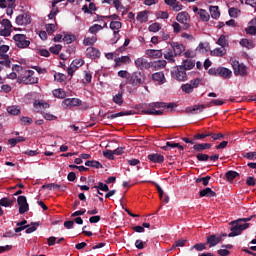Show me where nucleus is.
Segmentation results:
<instances>
[{"instance_id": "1", "label": "nucleus", "mask_w": 256, "mask_h": 256, "mask_svg": "<svg viewBox=\"0 0 256 256\" xmlns=\"http://www.w3.org/2000/svg\"><path fill=\"white\" fill-rule=\"evenodd\" d=\"M145 73L136 71L133 72L130 76H128V83L129 85H132V87H141L143 83H145Z\"/></svg>"}, {"instance_id": "2", "label": "nucleus", "mask_w": 256, "mask_h": 256, "mask_svg": "<svg viewBox=\"0 0 256 256\" xmlns=\"http://www.w3.org/2000/svg\"><path fill=\"white\" fill-rule=\"evenodd\" d=\"M171 77L176 81H187V72L183 66H176L171 70Z\"/></svg>"}, {"instance_id": "3", "label": "nucleus", "mask_w": 256, "mask_h": 256, "mask_svg": "<svg viewBox=\"0 0 256 256\" xmlns=\"http://www.w3.org/2000/svg\"><path fill=\"white\" fill-rule=\"evenodd\" d=\"M34 75L35 71L25 70L24 75L21 78V82L24 83V85H35L39 83V78Z\"/></svg>"}, {"instance_id": "4", "label": "nucleus", "mask_w": 256, "mask_h": 256, "mask_svg": "<svg viewBox=\"0 0 256 256\" xmlns=\"http://www.w3.org/2000/svg\"><path fill=\"white\" fill-rule=\"evenodd\" d=\"M176 21L183 25V31H187L191 25L189 24L191 21V16L187 11L179 12L176 16Z\"/></svg>"}, {"instance_id": "5", "label": "nucleus", "mask_w": 256, "mask_h": 256, "mask_svg": "<svg viewBox=\"0 0 256 256\" xmlns=\"http://www.w3.org/2000/svg\"><path fill=\"white\" fill-rule=\"evenodd\" d=\"M175 108V103L170 102H151L148 104H145L144 109H173Z\"/></svg>"}, {"instance_id": "6", "label": "nucleus", "mask_w": 256, "mask_h": 256, "mask_svg": "<svg viewBox=\"0 0 256 256\" xmlns=\"http://www.w3.org/2000/svg\"><path fill=\"white\" fill-rule=\"evenodd\" d=\"M201 83V79L196 78L194 80H191L190 83L182 84L181 89L183 93H186L187 95H191L193 93L194 89H197Z\"/></svg>"}, {"instance_id": "7", "label": "nucleus", "mask_w": 256, "mask_h": 256, "mask_svg": "<svg viewBox=\"0 0 256 256\" xmlns=\"http://www.w3.org/2000/svg\"><path fill=\"white\" fill-rule=\"evenodd\" d=\"M13 40L19 49H27V47L31 45V41L27 40V36L25 34H16L13 36Z\"/></svg>"}, {"instance_id": "8", "label": "nucleus", "mask_w": 256, "mask_h": 256, "mask_svg": "<svg viewBox=\"0 0 256 256\" xmlns=\"http://www.w3.org/2000/svg\"><path fill=\"white\" fill-rule=\"evenodd\" d=\"M223 237H227V233H223L220 235H209L206 238V244L209 245V247H216V245H219V243H221V241H223Z\"/></svg>"}, {"instance_id": "9", "label": "nucleus", "mask_w": 256, "mask_h": 256, "mask_svg": "<svg viewBox=\"0 0 256 256\" xmlns=\"http://www.w3.org/2000/svg\"><path fill=\"white\" fill-rule=\"evenodd\" d=\"M232 69L234 71V75H240V77H246L247 75V66L239 63V61L232 62Z\"/></svg>"}, {"instance_id": "10", "label": "nucleus", "mask_w": 256, "mask_h": 256, "mask_svg": "<svg viewBox=\"0 0 256 256\" xmlns=\"http://www.w3.org/2000/svg\"><path fill=\"white\" fill-rule=\"evenodd\" d=\"M17 203L19 205L20 215H25V213H27V211H29V203H27V197L26 196H19L17 198Z\"/></svg>"}, {"instance_id": "11", "label": "nucleus", "mask_w": 256, "mask_h": 256, "mask_svg": "<svg viewBox=\"0 0 256 256\" xmlns=\"http://www.w3.org/2000/svg\"><path fill=\"white\" fill-rule=\"evenodd\" d=\"M82 101L79 98H66L63 100L62 105L65 109H71V107H79Z\"/></svg>"}, {"instance_id": "12", "label": "nucleus", "mask_w": 256, "mask_h": 256, "mask_svg": "<svg viewBox=\"0 0 256 256\" xmlns=\"http://www.w3.org/2000/svg\"><path fill=\"white\" fill-rule=\"evenodd\" d=\"M31 23V15L29 13H22L16 17V24L23 26Z\"/></svg>"}, {"instance_id": "13", "label": "nucleus", "mask_w": 256, "mask_h": 256, "mask_svg": "<svg viewBox=\"0 0 256 256\" xmlns=\"http://www.w3.org/2000/svg\"><path fill=\"white\" fill-rule=\"evenodd\" d=\"M86 56L89 57V59H99L101 52L95 47H89L86 49Z\"/></svg>"}, {"instance_id": "14", "label": "nucleus", "mask_w": 256, "mask_h": 256, "mask_svg": "<svg viewBox=\"0 0 256 256\" xmlns=\"http://www.w3.org/2000/svg\"><path fill=\"white\" fill-rule=\"evenodd\" d=\"M147 159L148 161H151V163L161 164L165 161V156L158 153H152L147 156Z\"/></svg>"}, {"instance_id": "15", "label": "nucleus", "mask_w": 256, "mask_h": 256, "mask_svg": "<svg viewBox=\"0 0 256 256\" xmlns=\"http://www.w3.org/2000/svg\"><path fill=\"white\" fill-rule=\"evenodd\" d=\"M233 72L229 68L218 67V77H223V79H231Z\"/></svg>"}, {"instance_id": "16", "label": "nucleus", "mask_w": 256, "mask_h": 256, "mask_svg": "<svg viewBox=\"0 0 256 256\" xmlns=\"http://www.w3.org/2000/svg\"><path fill=\"white\" fill-rule=\"evenodd\" d=\"M135 65L138 69H151V63L147 62L144 58H138L135 60Z\"/></svg>"}, {"instance_id": "17", "label": "nucleus", "mask_w": 256, "mask_h": 256, "mask_svg": "<svg viewBox=\"0 0 256 256\" xmlns=\"http://www.w3.org/2000/svg\"><path fill=\"white\" fill-rule=\"evenodd\" d=\"M152 79L158 83V85H163L166 83L167 79L165 78V73L163 72H156L152 74Z\"/></svg>"}, {"instance_id": "18", "label": "nucleus", "mask_w": 256, "mask_h": 256, "mask_svg": "<svg viewBox=\"0 0 256 256\" xmlns=\"http://www.w3.org/2000/svg\"><path fill=\"white\" fill-rule=\"evenodd\" d=\"M172 49H173V53L175 55V57H177V55H181V53H183V51H185V46L183 44H179L177 42H172L170 43Z\"/></svg>"}, {"instance_id": "19", "label": "nucleus", "mask_w": 256, "mask_h": 256, "mask_svg": "<svg viewBox=\"0 0 256 256\" xmlns=\"http://www.w3.org/2000/svg\"><path fill=\"white\" fill-rule=\"evenodd\" d=\"M180 149V151H184V147L176 142H166L165 146H162L161 149H163V151H169V149Z\"/></svg>"}, {"instance_id": "20", "label": "nucleus", "mask_w": 256, "mask_h": 256, "mask_svg": "<svg viewBox=\"0 0 256 256\" xmlns=\"http://www.w3.org/2000/svg\"><path fill=\"white\" fill-rule=\"evenodd\" d=\"M211 147H213V144H211V143H201V144H195L193 146V149H194L195 153H201L202 151L211 149Z\"/></svg>"}, {"instance_id": "21", "label": "nucleus", "mask_w": 256, "mask_h": 256, "mask_svg": "<svg viewBox=\"0 0 256 256\" xmlns=\"http://www.w3.org/2000/svg\"><path fill=\"white\" fill-rule=\"evenodd\" d=\"M126 115H134L133 110H128V111H125V112H118V113H115V114H106L105 116L108 119H117V117H125Z\"/></svg>"}, {"instance_id": "22", "label": "nucleus", "mask_w": 256, "mask_h": 256, "mask_svg": "<svg viewBox=\"0 0 256 256\" xmlns=\"http://www.w3.org/2000/svg\"><path fill=\"white\" fill-rule=\"evenodd\" d=\"M200 197H217V193L213 191L211 188L207 187L205 189L200 190Z\"/></svg>"}, {"instance_id": "23", "label": "nucleus", "mask_w": 256, "mask_h": 256, "mask_svg": "<svg viewBox=\"0 0 256 256\" xmlns=\"http://www.w3.org/2000/svg\"><path fill=\"white\" fill-rule=\"evenodd\" d=\"M146 55H148V57H153L154 59H161V57H163V51L149 49L146 50Z\"/></svg>"}, {"instance_id": "24", "label": "nucleus", "mask_w": 256, "mask_h": 256, "mask_svg": "<svg viewBox=\"0 0 256 256\" xmlns=\"http://www.w3.org/2000/svg\"><path fill=\"white\" fill-rule=\"evenodd\" d=\"M143 115H163V110H156L155 108H144L142 110Z\"/></svg>"}, {"instance_id": "25", "label": "nucleus", "mask_w": 256, "mask_h": 256, "mask_svg": "<svg viewBox=\"0 0 256 256\" xmlns=\"http://www.w3.org/2000/svg\"><path fill=\"white\" fill-rule=\"evenodd\" d=\"M230 231L231 233L228 234V237H237L238 235H241L242 231L239 226V222H236Z\"/></svg>"}, {"instance_id": "26", "label": "nucleus", "mask_w": 256, "mask_h": 256, "mask_svg": "<svg viewBox=\"0 0 256 256\" xmlns=\"http://www.w3.org/2000/svg\"><path fill=\"white\" fill-rule=\"evenodd\" d=\"M148 11H141L137 14V21H139L140 23H147L149 21V16H148Z\"/></svg>"}, {"instance_id": "27", "label": "nucleus", "mask_w": 256, "mask_h": 256, "mask_svg": "<svg viewBox=\"0 0 256 256\" xmlns=\"http://www.w3.org/2000/svg\"><path fill=\"white\" fill-rule=\"evenodd\" d=\"M180 66L183 67L185 71H191V69L195 67V60H191V59L184 60L182 65Z\"/></svg>"}, {"instance_id": "28", "label": "nucleus", "mask_w": 256, "mask_h": 256, "mask_svg": "<svg viewBox=\"0 0 256 256\" xmlns=\"http://www.w3.org/2000/svg\"><path fill=\"white\" fill-rule=\"evenodd\" d=\"M86 167H93L94 169H103V164L97 160H87L85 162Z\"/></svg>"}, {"instance_id": "29", "label": "nucleus", "mask_w": 256, "mask_h": 256, "mask_svg": "<svg viewBox=\"0 0 256 256\" xmlns=\"http://www.w3.org/2000/svg\"><path fill=\"white\" fill-rule=\"evenodd\" d=\"M42 189H49L50 191H53V189H62V191H65L67 189V186H61L59 184L50 183L43 185Z\"/></svg>"}, {"instance_id": "30", "label": "nucleus", "mask_w": 256, "mask_h": 256, "mask_svg": "<svg viewBox=\"0 0 256 256\" xmlns=\"http://www.w3.org/2000/svg\"><path fill=\"white\" fill-rule=\"evenodd\" d=\"M209 11L212 19H219V17H221V12H219V6H210Z\"/></svg>"}, {"instance_id": "31", "label": "nucleus", "mask_w": 256, "mask_h": 256, "mask_svg": "<svg viewBox=\"0 0 256 256\" xmlns=\"http://www.w3.org/2000/svg\"><path fill=\"white\" fill-rule=\"evenodd\" d=\"M212 57H223L224 55H227V50L225 48H215L213 51H211Z\"/></svg>"}, {"instance_id": "32", "label": "nucleus", "mask_w": 256, "mask_h": 256, "mask_svg": "<svg viewBox=\"0 0 256 256\" xmlns=\"http://www.w3.org/2000/svg\"><path fill=\"white\" fill-rule=\"evenodd\" d=\"M131 58L129 56H122L115 59V67H121V63H130Z\"/></svg>"}, {"instance_id": "33", "label": "nucleus", "mask_w": 256, "mask_h": 256, "mask_svg": "<svg viewBox=\"0 0 256 256\" xmlns=\"http://www.w3.org/2000/svg\"><path fill=\"white\" fill-rule=\"evenodd\" d=\"M164 58L167 59L169 63L175 62V56L173 55V50H171V48L166 49V52L164 53Z\"/></svg>"}, {"instance_id": "34", "label": "nucleus", "mask_w": 256, "mask_h": 256, "mask_svg": "<svg viewBox=\"0 0 256 256\" xmlns=\"http://www.w3.org/2000/svg\"><path fill=\"white\" fill-rule=\"evenodd\" d=\"M34 108L39 109V107H42V109H49V103L43 101V100H35L34 103Z\"/></svg>"}, {"instance_id": "35", "label": "nucleus", "mask_w": 256, "mask_h": 256, "mask_svg": "<svg viewBox=\"0 0 256 256\" xmlns=\"http://www.w3.org/2000/svg\"><path fill=\"white\" fill-rule=\"evenodd\" d=\"M167 66L166 60H158L151 63V67H154L155 69H163Z\"/></svg>"}, {"instance_id": "36", "label": "nucleus", "mask_w": 256, "mask_h": 256, "mask_svg": "<svg viewBox=\"0 0 256 256\" xmlns=\"http://www.w3.org/2000/svg\"><path fill=\"white\" fill-rule=\"evenodd\" d=\"M7 113H9V115H21V109H19V107L17 106H8L7 107Z\"/></svg>"}, {"instance_id": "37", "label": "nucleus", "mask_w": 256, "mask_h": 256, "mask_svg": "<svg viewBox=\"0 0 256 256\" xmlns=\"http://www.w3.org/2000/svg\"><path fill=\"white\" fill-rule=\"evenodd\" d=\"M113 101L116 105H123V90L119 91L118 94L113 96Z\"/></svg>"}, {"instance_id": "38", "label": "nucleus", "mask_w": 256, "mask_h": 256, "mask_svg": "<svg viewBox=\"0 0 256 256\" xmlns=\"http://www.w3.org/2000/svg\"><path fill=\"white\" fill-rule=\"evenodd\" d=\"M95 43H97V36L86 37L83 40V45L85 46L95 45Z\"/></svg>"}, {"instance_id": "39", "label": "nucleus", "mask_w": 256, "mask_h": 256, "mask_svg": "<svg viewBox=\"0 0 256 256\" xmlns=\"http://www.w3.org/2000/svg\"><path fill=\"white\" fill-rule=\"evenodd\" d=\"M52 93L54 97H57L58 99H65V97H67V93H65V90L63 89H55Z\"/></svg>"}, {"instance_id": "40", "label": "nucleus", "mask_w": 256, "mask_h": 256, "mask_svg": "<svg viewBox=\"0 0 256 256\" xmlns=\"http://www.w3.org/2000/svg\"><path fill=\"white\" fill-rule=\"evenodd\" d=\"M225 177L227 181H233L234 179H237V177H239V173L236 171L230 170L226 172Z\"/></svg>"}, {"instance_id": "41", "label": "nucleus", "mask_w": 256, "mask_h": 256, "mask_svg": "<svg viewBox=\"0 0 256 256\" xmlns=\"http://www.w3.org/2000/svg\"><path fill=\"white\" fill-rule=\"evenodd\" d=\"M210 137H211V139L212 140H210V141H221V139H225V134H223V133H214V132H211L210 131Z\"/></svg>"}, {"instance_id": "42", "label": "nucleus", "mask_w": 256, "mask_h": 256, "mask_svg": "<svg viewBox=\"0 0 256 256\" xmlns=\"http://www.w3.org/2000/svg\"><path fill=\"white\" fill-rule=\"evenodd\" d=\"M209 181H211V176H205L196 179V183H202L204 187H207V185H209Z\"/></svg>"}, {"instance_id": "43", "label": "nucleus", "mask_w": 256, "mask_h": 256, "mask_svg": "<svg viewBox=\"0 0 256 256\" xmlns=\"http://www.w3.org/2000/svg\"><path fill=\"white\" fill-rule=\"evenodd\" d=\"M121 27H123V24L120 21H111L110 22V29H112V31H119V29H121Z\"/></svg>"}, {"instance_id": "44", "label": "nucleus", "mask_w": 256, "mask_h": 256, "mask_svg": "<svg viewBox=\"0 0 256 256\" xmlns=\"http://www.w3.org/2000/svg\"><path fill=\"white\" fill-rule=\"evenodd\" d=\"M198 15H200V19L202 21H209L210 19L209 12H207V10L205 9H200V11L198 12Z\"/></svg>"}, {"instance_id": "45", "label": "nucleus", "mask_w": 256, "mask_h": 256, "mask_svg": "<svg viewBox=\"0 0 256 256\" xmlns=\"http://www.w3.org/2000/svg\"><path fill=\"white\" fill-rule=\"evenodd\" d=\"M213 105L215 107H221L222 105H225V101L223 100H211V102H209L208 104H206V107H213Z\"/></svg>"}, {"instance_id": "46", "label": "nucleus", "mask_w": 256, "mask_h": 256, "mask_svg": "<svg viewBox=\"0 0 256 256\" xmlns=\"http://www.w3.org/2000/svg\"><path fill=\"white\" fill-rule=\"evenodd\" d=\"M206 137H211V131L205 130L202 133H198V134L194 135V139H199V140L206 139Z\"/></svg>"}, {"instance_id": "47", "label": "nucleus", "mask_w": 256, "mask_h": 256, "mask_svg": "<svg viewBox=\"0 0 256 256\" xmlns=\"http://www.w3.org/2000/svg\"><path fill=\"white\" fill-rule=\"evenodd\" d=\"M244 159H248L249 161H256V152H246L242 154Z\"/></svg>"}, {"instance_id": "48", "label": "nucleus", "mask_w": 256, "mask_h": 256, "mask_svg": "<svg viewBox=\"0 0 256 256\" xmlns=\"http://www.w3.org/2000/svg\"><path fill=\"white\" fill-rule=\"evenodd\" d=\"M148 31H151L152 33H157L158 31H161V24H159L157 22L151 24L148 27Z\"/></svg>"}, {"instance_id": "49", "label": "nucleus", "mask_w": 256, "mask_h": 256, "mask_svg": "<svg viewBox=\"0 0 256 256\" xmlns=\"http://www.w3.org/2000/svg\"><path fill=\"white\" fill-rule=\"evenodd\" d=\"M103 29V26L99 25V24H94L93 26H91L89 28V33H92V35H95L97 33H99V31H101Z\"/></svg>"}, {"instance_id": "50", "label": "nucleus", "mask_w": 256, "mask_h": 256, "mask_svg": "<svg viewBox=\"0 0 256 256\" xmlns=\"http://www.w3.org/2000/svg\"><path fill=\"white\" fill-rule=\"evenodd\" d=\"M61 49H63V46H61V44H56L55 46L50 47L49 51L50 53H53V55H59Z\"/></svg>"}, {"instance_id": "51", "label": "nucleus", "mask_w": 256, "mask_h": 256, "mask_svg": "<svg viewBox=\"0 0 256 256\" xmlns=\"http://www.w3.org/2000/svg\"><path fill=\"white\" fill-rule=\"evenodd\" d=\"M172 27H173V33H175V35H178V33H181V31H183V26H181L179 22H173Z\"/></svg>"}, {"instance_id": "52", "label": "nucleus", "mask_w": 256, "mask_h": 256, "mask_svg": "<svg viewBox=\"0 0 256 256\" xmlns=\"http://www.w3.org/2000/svg\"><path fill=\"white\" fill-rule=\"evenodd\" d=\"M240 45L242 47H246L247 49H251L253 47V41H251L249 39H242L240 41Z\"/></svg>"}, {"instance_id": "53", "label": "nucleus", "mask_w": 256, "mask_h": 256, "mask_svg": "<svg viewBox=\"0 0 256 256\" xmlns=\"http://www.w3.org/2000/svg\"><path fill=\"white\" fill-rule=\"evenodd\" d=\"M217 45H220L222 48L227 47V37L225 35H221L217 41Z\"/></svg>"}, {"instance_id": "54", "label": "nucleus", "mask_w": 256, "mask_h": 256, "mask_svg": "<svg viewBox=\"0 0 256 256\" xmlns=\"http://www.w3.org/2000/svg\"><path fill=\"white\" fill-rule=\"evenodd\" d=\"M0 205L1 207H11L13 205V202H11L9 198L4 197L0 199Z\"/></svg>"}, {"instance_id": "55", "label": "nucleus", "mask_w": 256, "mask_h": 256, "mask_svg": "<svg viewBox=\"0 0 256 256\" xmlns=\"http://www.w3.org/2000/svg\"><path fill=\"white\" fill-rule=\"evenodd\" d=\"M7 51H9V46L8 45H1L0 46V56L1 57H6L7 59H9V55L5 54V53H7Z\"/></svg>"}, {"instance_id": "56", "label": "nucleus", "mask_w": 256, "mask_h": 256, "mask_svg": "<svg viewBox=\"0 0 256 256\" xmlns=\"http://www.w3.org/2000/svg\"><path fill=\"white\" fill-rule=\"evenodd\" d=\"M93 189L107 192L109 191V186L107 184H104L103 182H99L98 186H94Z\"/></svg>"}, {"instance_id": "57", "label": "nucleus", "mask_w": 256, "mask_h": 256, "mask_svg": "<svg viewBox=\"0 0 256 256\" xmlns=\"http://www.w3.org/2000/svg\"><path fill=\"white\" fill-rule=\"evenodd\" d=\"M192 249H196V251H205V249H207V243H197Z\"/></svg>"}, {"instance_id": "58", "label": "nucleus", "mask_w": 256, "mask_h": 256, "mask_svg": "<svg viewBox=\"0 0 256 256\" xmlns=\"http://www.w3.org/2000/svg\"><path fill=\"white\" fill-rule=\"evenodd\" d=\"M31 123H33V119L27 116H23L20 118V125H31Z\"/></svg>"}, {"instance_id": "59", "label": "nucleus", "mask_w": 256, "mask_h": 256, "mask_svg": "<svg viewBox=\"0 0 256 256\" xmlns=\"http://www.w3.org/2000/svg\"><path fill=\"white\" fill-rule=\"evenodd\" d=\"M73 41H75V35L68 34L63 37V42L67 45L73 43Z\"/></svg>"}, {"instance_id": "60", "label": "nucleus", "mask_w": 256, "mask_h": 256, "mask_svg": "<svg viewBox=\"0 0 256 256\" xmlns=\"http://www.w3.org/2000/svg\"><path fill=\"white\" fill-rule=\"evenodd\" d=\"M13 32L12 29L4 28L0 30V36L1 37H11V33Z\"/></svg>"}, {"instance_id": "61", "label": "nucleus", "mask_w": 256, "mask_h": 256, "mask_svg": "<svg viewBox=\"0 0 256 256\" xmlns=\"http://www.w3.org/2000/svg\"><path fill=\"white\" fill-rule=\"evenodd\" d=\"M54 79L58 83H63V81H65V79H67V76H65V74L57 73L54 75Z\"/></svg>"}, {"instance_id": "62", "label": "nucleus", "mask_w": 256, "mask_h": 256, "mask_svg": "<svg viewBox=\"0 0 256 256\" xmlns=\"http://www.w3.org/2000/svg\"><path fill=\"white\" fill-rule=\"evenodd\" d=\"M103 155H104V157H106V159H110V160L115 159V156H114L115 154H114V152L112 150L104 151Z\"/></svg>"}, {"instance_id": "63", "label": "nucleus", "mask_w": 256, "mask_h": 256, "mask_svg": "<svg viewBox=\"0 0 256 256\" xmlns=\"http://www.w3.org/2000/svg\"><path fill=\"white\" fill-rule=\"evenodd\" d=\"M247 35H256V26L251 25L245 29Z\"/></svg>"}, {"instance_id": "64", "label": "nucleus", "mask_w": 256, "mask_h": 256, "mask_svg": "<svg viewBox=\"0 0 256 256\" xmlns=\"http://www.w3.org/2000/svg\"><path fill=\"white\" fill-rule=\"evenodd\" d=\"M196 158H197L199 161H209V155L203 154V153H198V154L196 155Z\"/></svg>"}]
</instances>
